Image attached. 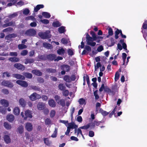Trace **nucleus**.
<instances>
[{
  "label": "nucleus",
  "mask_w": 147,
  "mask_h": 147,
  "mask_svg": "<svg viewBox=\"0 0 147 147\" xmlns=\"http://www.w3.org/2000/svg\"><path fill=\"white\" fill-rule=\"evenodd\" d=\"M21 115L24 120H26L28 119H31L32 117V113L29 110L25 111L24 113L22 112L21 113Z\"/></svg>",
  "instance_id": "f257e3e1"
},
{
  "label": "nucleus",
  "mask_w": 147,
  "mask_h": 147,
  "mask_svg": "<svg viewBox=\"0 0 147 147\" xmlns=\"http://www.w3.org/2000/svg\"><path fill=\"white\" fill-rule=\"evenodd\" d=\"M50 31H46L45 32L43 33L40 32L38 33L39 36L42 38L45 39L46 38H50L51 36L50 34Z\"/></svg>",
  "instance_id": "f03ea898"
},
{
  "label": "nucleus",
  "mask_w": 147,
  "mask_h": 147,
  "mask_svg": "<svg viewBox=\"0 0 147 147\" xmlns=\"http://www.w3.org/2000/svg\"><path fill=\"white\" fill-rule=\"evenodd\" d=\"M94 40V39L91 37L89 36L88 34H87L86 36V42L87 44L91 46H94L96 43L95 42H93V41Z\"/></svg>",
  "instance_id": "7ed1b4c3"
},
{
  "label": "nucleus",
  "mask_w": 147,
  "mask_h": 147,
  "mask_svg": "<svg viewBox=\"0 0 147 147\" xmlns=\"http://www.w3.org/2000/svg\"><path fill=\"white\" fill-rule=\"evenodd\" d=\"M4 134L3 138L4 141L6 143H9L11 142V139L10 138V134L8 131H6L4 133Z\"/></svg>",
  "instance_id": "20e7f679"
},
{
  "label": "nucleus",
  "mask_w": 147,
  "mask_h": 147,
  "mask_svg": "<svg viewBox=\"0 0 147 147\" xmlns=\"http://www.w3.org/2000/svg\"><path fill=\"white\" fill-rule=\"evenodd\" d=\"M30 99L34 101L36 99H38L41 98V96L39 94L34 92L29 96Z\"/></svg>",
  "instance_id": "39448f33"
},
{
  "label": "nucleus",
  "mask_w": 147,
  "mask_h": 147,
  "mask_svg": "<svg viewBox=\"0 0 147 147\" xmlns=\"http://www.w3.org/2000/svg\"><path fill=\"white\" fill-rule=\"evenodd\" d=\"M1 84L9 88H12L13 86V84L10 82L8 81H3L1 82Z\"/></svg>",
  "instance_id": "423d86ee"
},
{
  "label": "nucleus",
  "mask_w": 147,
  "mask_h": 147,
  "mask_svg": "<svg viewBox=\"0 0 147 147\" xmlns=\"http://www.w3.org/2000/svg\"><path fill=\"white\" fill-rule=\"evenodd\" d=\"M23 141L25 143H28L32 141L30 135L29 134L26 133L25 136L23 138Z\"/></svg>",
  "instance_id": "0eeeda50"
},
{
  "label": "nucleus",
  "mask_w": 147,
  "mask_h": 147,
  "mask_svg": "<svg viewBox=\"0 0 147 147\" xmlns=\"http://www.w3.org/2000/svg\"><path fill=\"white\" fill-rule=\"evenodd\" d=\"M16 83L22 87H26L28 86V83L24 81L18 80L16 81Z\"/></svg>",
  "instance_id": "6e6552de"
},
{
  "label": "nucleus",
  "mask_w": 147,
  "mask_h": 147,
  "mask_svg": "<svg viewBox=\"0 0 147 147\" xmlns=\"http://www.w3.org/2000/svg\"><path fill=\"white\" fill-rule=\"evenodd\" d=\"M36 34V31L32 29H30L27 30L25 33L26 35L29 36H33Z\"/></svg>",
  "instance_id": "1a4fd4ad"
},
{
  "label": "nucleus",
  "mask_w": 147,
  "mask_h": 147,
  "mask_svg": "<svg viewBox=\"0 0 147 147\" xmlns=\"http://www.w3.org/2000/svg\"><path fill=\"white\" fill-rule=\"evenodd\" d=\"M25 128L28 131H31L33 129V126L31 123L27 122L26 124Z\"/></svg>",
  "instance_id": "9d476101"
},
{
  "label": "nucleus",
  "mask_w": 147,
  "mask_h": 147,
  "mask_svg": "<svg viewBox=\"0 0 147 147\" xmlns=\"http://www.w3.org/2000/svg\"><path fill=\"white\" fill-rule=\"evenodd\" d=\"M0 104L5 107L8 106L9 102L7 100L4 99H1L0 101Z\"/></svg>",
  "instance_id": "9b49d317"
},
{
  "label": "nucleus",
  "mask_w": 147,
  "mask_h": 147,
  "mask_svg": "<svg viewBox=\"0 0 147 147\" xmlns=\"http://www.w3.org/2000/svg\"><path fill=\"white\" fill-rule=\"evenodd\" d=\"M13 76L16 78L19 79L24 80L25 79V77L19 74H14L13 75Z\"/></svg>",
  "instance_id": "f8f14e48"
},
{
  "label": "nucleus",
  "mask_w": 147,
  "mask_h": 147,
  "mask_svg": "<svg viewBox=\"0 0 147 147\" xmlns=\"http://www.w3.org/2000/svg\"><path fill=\"white\" fill-rule=\"evenodd\" d=\"M48 104L51 107H55L56 105V103L55 100L52 99L49 100L48 101Z\"/></svg>",
  "instance_id": "ddd939ff"
},
{
  "label": "nucleus",
  "mask_w": 147,
  "mask_h": 147,
  "mask_svg": "<svg viewBox=\"0 0 147 147\" xmlns=\"http://www.w3.org/2000/svg\"><path fill=\"white\" fill-rule=\"evenodd\" d=\"M45 107V104L42 102H39L37 106L38 109L40 110H43Z\"/></svg>",
  "instance_id": "4468645a"
},
{
  "label": "nucleus",
  "mask_w": 147,
  "mask_h": 147,
  "mask_svg": "<svg viewBox=\"0 0 147 147\" xmlns=\"http://www.w3.org/2000/svg\"><path fill=\"white\" fill-rule=\"evenodd\" d=\"M14 119V117L12 115H8L7 116V119L10 122L13 121Z\"/></svg>",
  "instance_id": "2eb2a0df"
},
{
  "label": "nucleus",
  "mask_w": 147,
  "mask_h": 147,
  "mask_svg": "<svg viewBox=\"0 0 147 147\" xmlns=\"http://www.w3.org/2000/svg\"><path fill=\"white\" fill-rule=\"evenodd\" d=\"M19 102L21 106L24 107L26 105V102L23 98H20L19 100Z\"/></svg>",
  "instance_id": "dca6fc26"
},
{
  "label": "nucleus",
  "mask_w": 147,
  "mask_h": 147,
  "mask_svg": "<svg viewBox=\"0 0 147 147\" xmlns=\"http://www.w3.org/2000/svg\"><path fill=\"white\" fill-rule=\"evenodd\" d=\"M20 111L19 107H15L13 110V113L14 114L16 115H18L20 113Z\"/></svg>",
  "instance_id": "f3484780"
},
{
  "label": "nucleus",
  "mask_w": 147,
  "mask_h": 147,
  "mask_svg": "<svg viewBox=\"0 0 147 147\" xmlns=\"http://www.w3.org/2000/svg\"><path fill=\"white\" fill-rule=\"evenodd\" d=\"M14 66L18 69L21 70H23L24 69V67L20 63H15L14 65Z\"/></svg>",
  "instance_id": "a211bd4d"
},
{
  "label": "nucleus",
  "mask_w": 147,
  "mask_h": 147,
  "mask_svg": "<svg viewBox=\"0 0 147 147\" xmlns=\"http://www.w3.org/2000/svg\"><path fill=\"white\" fill-rule=\"evenodd\" d=\"M4 126L6 129L8 130L12 128L11 125L6 122L4 123Z\"/></svg>",
  "instance_id": "6ab92c4d"
},
{
  "label": "nucleus",
  "mask_w": 147,
  "mask_h": 147,
  "mask_svg": "<svg viewBox=\"0 0 147 147\" xmlns=\"http://www.w3.org/2000/svg\"><path fill=\"white\" fill-rule=\"evenodd\" d=\"M9 60L13 62H16L19 61L20 59L19 58L16 57H10Z\"/></svg>",
  "instance_id": "aec40b11"
},
{
  "label": "nucleus",
  "mask_w": 147,
  "mask_h": 147,
  "mask_svg": "<svg viewBox=\"0 0 147 147\" xmlns=\"http://www.w3.org/2000/svg\"><path fill=\"white\" fill-rule=\"evenodd\" d=\"M80 127L78 129H75L74 133L78 136L80 134L82 135V131Z\"/></svg>",
  "instance_id": "412c9836"
},
{
  "label": "nucleus",
  "mask_w": 147,
  "mask_h": 147,
  "mask_svg": "<svg viewBox=\"0 0 147 147\" xmlns=\"http://www.w3.org/2000/svg\"><path fill=\"white\" fill-rule=\"evenodd\" d=\"M78 126L77 125H75L74 123H71L68 124V126L67 127V128L70 129V130L71 129L76 128Z\"/></svg>",
  "instance_id": "4be33fe9"
},
{
  "label": "nucleus",
  "mask_w": 147,
  "mask_h": 147,
  "mask_svg": "<svg viewBox=\"0 0 147 147\" xmlns=\"http://www.w3.org/2000/svg\"><path fill=\"white\" fill-rule=\"evenodd\" d=\"M24 132V128L22 126H20L17 129V132L20 134H22Z\"/></svg>",
  "instance_id": "5701e85b"
},
{
  "label": "nucleus",
  "mask_w": 147,
  "mask_h": 147,
  "mask_svg": "<svg viewBox=\"0 0 147 147\" xmlns=\"http://www.w3.org/2000/svg\"><path fill=\"white\" fill-rule=\"evenodd\" d=\"M44 5H37L36 7L34 8V11L35 12H37L40 9L43 8Z\"/></svg>",
  "instance_id": "b1692460"
},
{
  "label": "nucleus",
  "mask_w": 147,
  "mask_h": 147,
  "mask_svg": "<svg viewBox=\"0 0 147 147\" xmlns=\"http://www.w3.org/2000/svg\"><path fill=\"white\" fill-rule=\"evenodd\" d=\"M57 53L60 55H62L64 54L65 50L63 48L59 49L57 51Z\"/></svg>",
  "instance_id": "393cba45"
},
{
  "label": "nucleus",
  "mask_w": 147,
  "mask_h": 147,
  "mask_svg": "<svg viewBox=\"0 0 147 147\" xmlns=\"http://www.w3.org/2000/svg\"><path fill=\"white\" fill-rule=\"evenodd\" d=\"M42 15L45 18H49L51 17L50 13L48 12H44L42 13Z\"/></svg>",
  "instance_id": "a878e982"
},
{
  "label": "nucleus",
  "mask_w": 147,
  "mask_h": 147,
  "mask_svg": "<svg viewBox=\"0 0 147 147\" xmlns=\"http://www.w3.org/2000/svg\"><path fill=\"white\" fill-rule=\"evenodd\" d=\"M78 102L80 105H85L86 102L85 100L83 98H80L78 100Z\"/></svg>",
  "instance_id": "bb28decb"
},
{
  "label": "nucleus",
  "mask_w": 147,
  "mask_h": 147,
  "mask_svg": "<svg viewBox=\"0 0 147 147\" xmlns=\"http://www.w3.org/2000/svg\"><path fill=\"white\" fill-rule=\"evenodd\" d=\"M32 73L38 76H40L42 74L41 73L40 71L37 70H32Z\"/></svg>",
  "instance_id": "cd10ccee"
},
{
  "label": "nucleus",
  "mask_w": 147,
  "mask_h": 147,
  "mask_svg": "<svg viewBox=\"0 0 147 147\" xmlns=\"http://www.w3.org/2000/svg\"><path fill=\"white\" fill-rule=\"evenodd\" d=\"M63 79L67 82H71V80L70 77L68 76H65L64 78Z\"/></svg>",
  "instance_id": "c85d7f7f"
},
{
  "label": "nucleus",
  "mask_w": 147,
  "mask_h": 147,
  "mask_svg": "<svg viewBox=\"0 0 147 147\" xmlns=\"http://www.w3.org/2000/svg\"><path fill=\"white\" fill-rule=\"evenodd\" d=\"M23 74L28 78H31L32 76V75L31 74L28 73H23Z\"/></svg>",
  "instance_id": "c756f323"
},
{
  "label": "nucleus",
  "mask_w": 147,
  "mask_h": 147,
  "mask_svg": "<svg viewBox=\"0 0 147 147\" xmlns=\"http://www.w3.org/2000/svg\"><path fill=\"white\" fill-rule=\"evenodd\" d=\"M61 25V24L58 21L53 22V26L55 27H58Z\"/></svg>",
  "instance_id": "7c9ffc66"
},
{
  "label": "nucleus",
  "mask_w": 147,
  "mask_h": 147,
  "mask_svg": "<svg viewBox=\"0 0 147 147\" xmlns=\"http://www.w3.org/2000/svg\"><path fill=\"white\" fill-rule=\"evenodd\" d=\"M56 57V56L54 54H50L48 55L47 58L50 60H53Z\"/></svg>",
  "instance_id": "2f4dec72"
},
{
  "label": "nucleus",
  "mask_w": 147,
  "mask_h": 147,
  "mask_svg": "<svg viewBox=\"0 0 147 147\" xmlns=\"http://www.w3.org/2000/svg\"><path fill=\"white\" fill-rule=\"evenodd\" d=\"M6 111V108L3 107H0V112L3 114H5Z\"/></svg>",
  "instance_id": "473e14b6"
},
{
  "label": "nucleus",
  "mask_w": 147,
  "mask_h": 147,
  "mask_svg": "<svg viewBox=\"0 0 147 147\" xmlns=\"http://www.w3.org/2000/svg\"><path fill=\"white\" fill-rule=\"evenodd\" d=\"M99 112L100 113H101V114L103 116H106L108 115V114H109L107 112L105 111H103L101 109H99Z\"/></svg>",
  "instance_id": "72a5a7b5"
},
{
  "label": "nucleus",
  "mask_w": 147,
  "mask_h": 147,
  "mask_svg": "<svg viewBox=\"0 0 147 147\" xmlns=\"http://www.w3.org/2000/svg\"><path fill=\"white\" fill-rule=\"evenodd\" d=\"M58 31L60 33H63L65 31V28L63 26H61L58 28Z\"/></svg>",
  "instance_id": "f704fd0d"
},
{
  "label": "nucleus",
  "mask_w": 147,
  "mask_h": 147,
  "mask_svg": "<svg viewBox=\"0 0 147 147\" xmlns=\"http://www.w3.org/2000/svg\"><path fill=\"white\" fill-rule=\"evenodd\" d=\"M45 143L47 145H50L51 144V142L49 141L47 138H45L44 139Z\"/></svg>",
  "instance_id": "c9c22d12"
},
{
  "label": "nucleus",
  "mask_w": 147,
  "mask_h": 147,
  "mask_svg": "<svg viewBox=\"0 0 147 147\" xmlns=\"http://www.w3.org/2000/svg\"><path fill=\"white\" fill-rule=\"evenodd\" d=\"M16 36V35L14 34H12L9 35L5 37L6 39H9L11 38L14 37Z\"/></svg>",
  "instance_id": "e433bc0d"
},
{
  "label": "nucleus",
  "mask_w": 147,
  "mask_h": 147,
  "mask_svg": "<svg viewBox=\"0 0 147 147\" xmlns=\"http://www.w3.org/2000/svg\"><path fill=\"white\" fill-rule=\"evenodd\" d=\"M15 24L14 23H13L12 22H9V23L7 24H4L3 25V27H7L8 26H14V25Z\"/></svg>",
  "instance_id": "4c0bfd02"
},
{
  "label": "nucleus",
  "mask_w": 147,
  "mask_h": 147,
  "mask_svg": "<svg viewBox=\"0 0 147 147\" xmlns=\"http://www.w3.org/2000/svg\"><path fill=\"white\" fill-rule=\"evenodd\" d=\"M18 15V14L17 12H15L13 14L10 15L9 16V18L10 19H11L17 16Z\"/></svg>",
  "instance_id": "58836bf2"
},
{
  "label": "nucleus",
  "mask_w": 147,
  "mask_h": 147,
  "mask_svg": "<svg viewBox=\"0 0 147 147\" xmlns=\"http://www.w3.org/2000/svg\"><path fill=\"white\" fill-rule=\"evenodd\" d=\"M55 111L54 110H52L50 112V116L51 117H53L55 114Z\"/></svg>",
  "instance_id": "ea45409f"
},
{
  "label": "nucleus",
  "mask_w": 147,
  "mask_h": 147,
  "mask_svg": "<svg viewBox=\"0 0 147 147\" xmlns=\"http://www.w3.org/2000/svg\"><path fill=\"white\" fill-rule=\"evenodd\" d=\"M45 124L46 125H49L51 124V121L49 119H46L45 120Z\"/></svg>",
  "instance_id": "a19ab883"
},
{
  "label": "nucleus",
  "mask_w": 147,
  "mask_h": 147,
  "mask_svg": "<svg viewBox=\"0 0 147 147\" xmlns=\"http://www.w3.org/2000/svg\"><path fill=\"white\" fill-rule=\"evenodd\" d=\"M27 47L26 45L23 44H20L18 45V47L19 49H25Z\"/></svg>",
  "instance_id": "79ce46f5"
},
{
  "label": "nucleus",
  "mask_w": 147,
  "mask_h": 147,
  "mask_svg": "<svg viewBox=\"0 0 147 147\" xmlns=\"http://www.w3.org/2000/svg\"><path fill=\"white\" fill-rule=\"evenodd\" d=\"M34 62V60L32 59H26L25 62V64H27L28 63H33Z\"/></svg>",
  "instance_id": "37998d69"
},
{
  "label": "nucleus",
  "mask_w": 147,
  "mask_h": 147,
  "mask_svg": "<svg viewBox=\"0 0 147 147\" xmlns=\"http://www.w3.org/2000/svg\"><path fill=\"white\" fill-rule=\"evenodd\" d=\"M57 129L55 128V130L54 131L53 134L51 135V137L52 138H55L56 137L57 135Z\"/></svg>",
  "instance_id": "c03bdc74"
},
{
  "label": "nucleus",
  "mask_w": 147,
  "mask_h": 147,
  "mask_svg": "<svg viewBox=\"0 0 147 147\" xmlns=\"http://www.w3.org/2000/svg\"><path fill=\"white\" fill-rule=\"evenodd\" d=\"M127 57V55L125 53H122V58L123 61V65L125 64V60Z\"/></svg>",
  "instance_id": "a18cd8bd"
},
{
  "label": "nucleus",
  "mask_w": 147,
  "mask_h": 147,
  "mask_svg": "<svg viewBox=\"0 0 147 147\" xmlns=\"http://www.w3.org/2000/svg\"><path fill=\"white\" fill-rule=\"evenodd\" d=\"M68 40L65 38H62L61 40V42L63 44H66L68 42Z\"/></svg>",
  "instance_id": "49530a36"
},
{
  "label": "nucleus",
  "mask_w": 147,
  "mask_h": 147,
  "mask_svg": "<svg viewBox=\"0 0 147 147\" xmlns=\"http://www.w3.org/2000/svg\"><path fill=\"white\" fill-rule=\"evenodd\" d=\"M63 70L65 71H68L70 69L69 67L67 65H65L63 67Z\"/></svg>",
  "instance_id": "de8ad7c7"
},
{
  "label": "nucleus",
  "mask_w": 147,
  "mask_h": 147,
  "mask_svg": "<svg viewBox=\"0 0 147 147\" xmlns=\"http://www.w3.org/2000/svg\"><path fill=\"white\" fill-rule=\"evenodd\" d=\"M43 45L44 47L47 48L48 49L50 48L51 46V45L50 44L46 42L44 43Z\"/></svg>",
  "instance_id": "09e8293b"
},
{
  "label": "nucleus",
  "mask_w": 147,
  "mask_h": 147,
  "mask_svg": "<svg viewBox=\"0 0 147 147\" xmlns=\"http://www.w3.org/2000/svg\"><path fill=\"white\" fill-rule=\"evenodd\" d=\"M101 67V65L100 63H98L96 65H95V71H96L97 69Z\"/></svg>",
  "instance_id": "8fccbe9b"
},
{
  "label": "nucleus",
  "mask_w": 147,
  "mask_h": 147,
  "mask_svg": "<svg viewBox=\"0 0 147 147\" xmlns=\"http://www.w3.org/2000/svg\"><path fill=\"white\" fill-rule=\"evenodd\" d=\"M90 126L89 124H88L86 125L81 127H80L81 129H86L89 127Z\"/></svg>",
  "instance_id": "3c124183"
},
{
  "label": "nucleus",
  "mask_w": 147,
  "mask_h": 147,
  "mask_svg": "<svg viewBox=\"0 0 147 147\" xmlns=\"http://www.w3.org/2000/svg\"><path fill=\"white\" fill-rule=\"evenodd\" d=\"M40 21L42 23L45 24H48L49 23V21L47 19L41 20Z\"/></svg>",
  "instance_id": "603ef678"
},
{
  "label": "nucleus",
  "mask_w": 147,
  "mask_h": 147,
  "mask_svg": "<svg viewBox=\"0 0 147 147\" xmlns=\"http://www.w3.org/2000/svg\"><path fill=\"white\" fill-rule=\"evenodd\" d=\"M119 73L117 72L115 74V81H117L119 79Z\"/></svg>",
  "instance_id": "864d4df0"
},
{
  "label": "nucleus",
  "mask_w": 147,
  "mask_h": 147,
  "mask_svg": "<svg viewBox=\"0 0 147 147\" xmlns=\"http://www.w3.org/2000/svg\"><path fill=\"white\" fill-rule=\"evenodd\" d=\"M60 98V97L57 95H55V100L58 104L59 103V101L60 100L59 99Z\"/></svg>",
  "instance_id": "5fc2aeb1"
},
{
  "label": "nucleus",
  "mask_w": 147,
  "mask_h": 147,
  "mask_svg": "<svg viewBox=\"0 0 147 147\" xmlns=\"http://www.w3.org/2000/svg\"><path fill=\"white\" fill-rule=\"evenodd\" d=\"M59 88L61 90H63L65 88L63 84H60L58 86Z\"/></svg>",
  "instance_id": "6e6d98bb"
},
{
  "label": "nucleus",
  "mask_w": 147,
  "mask_h": 147,
  "mask_svg": "<svg viewBox=\"0 0 147 147\" xmlns=\"http://www.w3.org/2000/svg\"><path fill=\"white\" fill-rule=\"evenodd\" d=\"M59 104H60L62 106H64L65 105V100L63 99L60 100Z\"/></svg>",
  "instance_id": "4d7b16f0"
},
{
  "label": "nucleus",
  "mask_w": 147,
  "mask_h": 147,
  "mask_svg": "<svg viewBox=\"0 0 147 147\" xmlns=\"http://www.w3.org/2000/svg\"><path fill=\"white\" fill-rule=\"evenodd\" d=\"M31 88L32 89L37 91H39L40 90V88L36 86H32L31 87Z\"/></svg>",
  "instance_id": "13d9d810"
},
{
  "label": "nucleus",
  "mask_w": 147,
  "mask_h": 147,
  "mask_svg": "<svg viewBox=\"0 0 147 147\" xmlns=\"http://www.w3.org/2000/svg\"><path fill=\"white\" fill-rule=\"evenodd\" d=\"M29 12V10L27 9H25L23 10V13L25 15H27Z\"/></svg>",
  "instance_id": "bf43d9fd"
},
{
  "label": "nucleus",
  "mask_w": 147,
  "mask_h": 147,
  "mask_svg": "<svg viewBox=\"0 0 147 147\" xmlns=\"http://www.w3.org/2000/svg\"><path fill=\"white\" fill-rule=\"evenodd\" d=\"M98 91H96L94 92V94L96 99H98L99 98V96L97 94Z\"/></svg>",
  "instance_id": "052dcab7"
},
{
  "label": "nucleus",
  "mask_w": 147,
  "mask_h": 147,
  "mask_svg": "<svg viewBox=\"0 0 147 147\" xmlns=\"http://www.w3.org/2000/svg\"><path fill=\"white\" fill-rule=\"evenodd\" d=\"M108 33L109 35L110 36H111L113 34L112 29L111 28H109L108 29Z\"/></svg>",
  "instance_id": "680f3d73"
},
{
  "label": "nucleus",
  "mask_w": 147,
  "mask_h": 147,
  "mask_svg": "<svg viewBox=\"0 0 147 147\" xmlns=\"http://www.w3.org/2000/svg\"><path fill=\"white\" fill-rule=\"evenodd\" d=\"M28 51L26 50H24L22 51L21 53V54L23 56H25L27 55Z\"/></svg>",
  "instance_id": "e2e57ef3"
},
{
  "label": "nucleus",
  "mask_w": 147,
  "mask_h": 147,
  "mask_svg": "<svg viewBox=\"0 0 147 147\" xmlns=\"http://www.w3.org/2000/svg\"><path fill=\"white\" fill-rule=\"evenodd\" d=\"M100 106L101 104L100 103L98 102L96 103V111H98V108L100 107Z\"/></svg>",
  "instance_id": "0e129e2a"
},
{
  "label": "nucleus",
  "mask_w": 147,
  "mask_h": 147,
  "mask_svg": "<svg viewBox=\"0 0 147 147\" xmlns=\"http://www.w3.org/2000/svg\"><path fill=\"white\" fill-rule=\"evenodd\" d=\"M3 75L2 76L3 77H4L5 76V75H6V76L7 77H9L10 76V73H8L7 72L3 73Z\"/></svg>",
  "instance_id": "69168bd1"
},
{
  "label": "nucleus",
  "mask_w": 147,
  "mask_h": 147,
  "mask_svg": "<svg viewBox=\"0 0 147 147\" xmlns=\"http://www.w3.org/2000/svg\"><path fill=\"white\" fill-rule=\"evenodd\" d=\"M142 28L144 29H146L147 28V21H146L144 23L142 26Z\"/></svg>",
  "instance_id": "338daca9"
},
{
  "label": "nucleus",
  "mask_w": 147,
  "mask_h": 147,
  "mask_svg": "<svg viewBox=\"0 0 147 147\" xmlns=\"http://www.w3.org/2000/svg\"><path fill=\"white\" fill-rule=\"evenodd\" d=\"M9 55L11 56H16L18 54L16 52H11L10 53Z\"/></svg>",
  "instance_id": "774afa93"
}]
</instances>
